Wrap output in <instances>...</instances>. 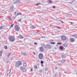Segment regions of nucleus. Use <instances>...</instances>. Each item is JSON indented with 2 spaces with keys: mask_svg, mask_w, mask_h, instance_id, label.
Here are the masks:
<instances>
[{
  "mask_svg": "<svg viewBox=\"0 0 77 77\" xmlns=\"http://www.w3.org/2000/svg\"><path fill=\"white\" fill-rule=\"evenodd\" d=\"M22 63L20 61H18L16 63L15 66L16 67H18V66H20V65H21Z\"/></svg>",
  "mask_w": 77,
  "mask_h": 77,
  "instance_id": "nucleus-1",
  "label": "nucleus"
},
{
  "mask_svg": "<svg viewBox=\"0 0 77 77\" xmlns=\"http://www.w3.org/2000/svg\"><path fill=\"white\" fill-rule=\"evenodd\" d=\"M61 40L62 41H65L66 40V37L65 35H63L61 36Z\"/></svg>",
  "mask_w": 77,
  "mask_h": 77,
  "instance_id": "nucleus-2",
  "label": "nucleus"
},
{
  "mask_svg": "<svg viewBox=\"0 0 77 77\" xmlns=\"http://www.w3.org/2000/svg\"><path fill=\"white\" fill-rule=\"evenodd\" d=\"M20 68V70H22V71L23 72H25V71H26V69H25V67L24 66H21Z\"/></svg>",
  "mask_w": 77,
  "mask_h": 77,
  "instance_id": "nucleus-3",
  "label": "nucleus"
},
{
  "mask_svg": "<svg viewBox=\"0 0 77 77\" xmlns=\"http://www.w3.org/2000/svg\"><path fill=\"white\" fill-rule=\"evenodd\" d=\"M14 4H17L18 3H20V0H14Z\"/></svg>",
  "mask_w": 77,
  "mask_h": 77,
  "instance_id": "nucleus-4",
  "label": "nucleus"
},
{
  "mask_svg": "<svg viewBox=\"0 0 77 77\" xmlns=\"http://www.w3.org/2000/svg\"><path fill=\"white\" fill-rule=\"evenodd\" d=\"M14 30H15L16 31H18V30H19V27L18 25H16L15 26Z\"/></svg>",
  "mask_w": 77,
  "mask_h": 77,
  "instance_id": "nucleus-5",
  "label": "nucleus"
},
{
  "mask_svg": "<svg viewBox=\"0 0 77 77\" xmlns=\"http://www.w3.org/2000/svg\"><path fill=\"white\" fill-rule=\"evenodd\" d=\"M39 58L40 59H43V54H40L39 55Z\"/></svg>",
  "mask_w": 77,
  "mask_h": 77,
  "instance_id": "nucleus-6",
  "label": "nucleus"
},
{
  "mask_svg": "<svg viewBox=\"0 0 77 77\" xmlns=\"http://www.w3.org/2000/svg\"><path fill=\"white\" fill-rule=\"evenodd\" d=\"M9 40L10 41H15V38L13 37H10Z\"/></svg>",
  "mask_w": 77,
  "mask_h": 77,
  "instance_id": "nucleus-7",
  "label": "nucleus"
},
{
  "mask_svg": "<svg viewBox=\"0 0 77 77\" xmlns=\"http://www.w3.org/2000/svg\"><path fill=\"white\" fill-rule=\"evenodd\" d=\"M40 51H44V48L43 47H41L40 48Z\"/></svg>",
  "mask_w": 77,
  "mask_h": 77,
  "instance_id": "nucleus-8",
  "label": "nucleus"
},
{
  "mask_svg": "<svg viewBox=\"0 0 77 77\" xmlns=\"http://www.w3.org/2000/svg\"><path fill=\"white\" fill-rule=\"evenodd\" d=\"M70 41L71 42H73L75 41V39L74 38H72L70 39Z\"/></svg>",
  "mask_w": 77,
  "mask_h": 77,
  "instance_id": "nucleus-9",
  "label": "nucleus"
},
{
  "mask_svg": "<svg viewBox=\"0 0 77 77\" xmlns=\"http://www.w3.org/2000/svg\"><path fill=\"white\" fill-rule=\"evenodd\" d=\"M21 54L22 55H23V56H27V54L26 53L22 52L21 53Z\"/></svg>",
  "mask_w": 77,
  "mask_h": 77,
  "instance_id": "nucleus-10",
  "label": "nucleus"
},
{
  "mask_svg": "<svg viewBox=\"0 0 77 77\" xmlns=\"http://www.w3.org/2000/svg\"><path fill=\"white\" fill-rule=\"evenodd\" d=\"M11 69H10L7 72V73L8 74H10L11 72Z\"/></svg>",
  "mask_w": 77,
  "mask_h": 77,
  "instance_id": "nucleus-11",
  "label": "nucleus"
},
{
  "mask_svg": "<svg viewBox=\"0 0 77 77\" xmlns=\"http://www.w3.org/2000/svg\"><path fill=\"white\" fill-rule=\"evenodd\" d=\"M61 63H64L65 62V60H61Z\"/></svg>",
  "mask_w": 77,
  "mask_h": 77,
  "instance_id": "nucleus-12",
  "label": "nucleus"
},
{
  "mask_svg": "<svg viewBox=\"0 0 77 77\" xmlns=\"http://www.w3.org/2000/svg\"><path fill=\"white\" fill-rule=\"evenodd\" d=\"M11 53L10 52L9 53H8V57H9L11 56Z\"/></svg>",
  "mask_w": 77,
  "mask_h": 77,
  "instance_id": "nucleus-13",
  "label": "nucleus"
},
{
  "mask_svg": "<svg viewBox=\"0 0 77 77\" xmlns=\"http://www.w3.org/2000/svg\"><path fill=\"white\" fill-rule=\"evenodd\" d=\"M21 15V13L19 12V13H17V14L16 15V16H17L18 15Z\"/></svg>",
  "mask_w": 77,
  "mask_h": 77,
  "instance_id": "nucleus-14",
  "label": "nucleus"
},
{
  "mask_svg": "<svg viewBox=\"0 0 77 77\" xmlns=\"http://www.w3.org/2000/svg\"><path fill=\"white\" fill-rule=\"evenodd\" d=\"M44 68L45 71H48V68H47L46 67H45Z\"/></svg>",
  "mask_w": 77,
  "mask_h": 77,
  "instance_id": "nucleus-15",
  "label": "nucleus"
},
{
  "mask_svg": "<svg viewBox=\"0 0 77 77\" xmlns=\"http://www.w3.org/2000/svg\"><path fill=\"white\" fill-rule=\"evenodd\" d=\"M31 29H35L36 28V27H35V26H32L31 27Z\"/></svg>",
  "mask_w": 77,
  "mask_h": 77,
  "instance_id": "nucleus-16",
  "label": "nucleus"
},
{
  "mask_svg": "<svg viewBox=\"0 0 77 77\" xmlns=\"http://www.w3.org/2000/svg\"><path fill=\"white\" fill-rule=\"evenodd\" d=\"M23 65L24 66H25V67L27 66V64H26V63H24L23 64Z\"/></svg>",
  "mask_w": 77,
  "mask_h": 77,
  "instance_id": "nucleus-17",
  "label": "nucleus"
},
{
  "mask_svg": "<svg viewBox=\"0 0 77 77\" xmlns=\"http://www.w3.org/2000/svg\"><path fill=\"white\" fill-rule=\"evenodd\" d=\"M5 26H1V27H0V29H3L5 28Z\"/></svg>",
  "mask_w": 77,
  "mask_h": 77,
  "instance_id": "nucleus-18",
  "label": "nucleus"
},
{
  "mask_svg": "<svg viewBox=\"0 0 77 77\" xmlns=\"http://www.w3.org/2000/svg\"><path fill=\"white\" fill-rule=\"evenodd\" d=\"M3 53V51H1V52H0V56H1L2 55V54Z\"/></svg>",
  "mask_w": 77,
  "mask_h": 77,
  "instance_id": "nucleus-19",
  "label": "nucleus"
},
{
  "mask_svg": "<svg viewBox=\"0 0 77 77\" xmlns=\"http://www.w3.org/2000/svg\"><path fill=\"white\" fill-rule=\"evenodd\" d=\"M61 57H62V58H65V55H61Z\"/></svg>",
  "mask_w": 77,
  "mask_h": 77,
  "instance_id": "nucleus-20",
  "label": "nucleus"
},
{
  "mask_svg": "<svg viewBox=\"0 0 77 77\" xmlns=\"http://www.w3.org/2000/svg\"><path fill=\"white\" fill-rule=\"evenodd\" d=\"M34 68H36V69H38V67H37V66L36 65H35L34 66Z\"/></svg>",
  "mask_w": 77,
  "mask_h": 77,
  "instance_id": "nucleus-21",
  "label": "nucleus"
},
{
  "mask_svg": "<svg viewBox=\"0 0 77 77\" xmlns=\"http://www.w3.org/2000/svg\"><path fill=\"white\" fill-rule=\"evenodd\" d=\"M63 46L64 47H67V46H68V45L66 43H65L63 45Z\"/></svg>",
  "mask_w": 77,
  "mask_h": 77,
  "instance_id": "nucleus-22",
  "label": "nucleus"
},
{
  "mask_svg": "<svg viewBox=\"0 0 77 77\" xmlns=\"http://www.w3.org/2000/svg\"><path fill=\"white\" fill-rule=\"evenodd\" d=\"M19 38H23V37L22 35H20L18 37Z\"/></svg>",
  "mask_w": 77,
  "mask_h": 77,
  "instance_id": "nucleus-23",
  "label": "nucleus"
},
{
  "mask_svg": "<svg viewBox=\"0 0 77 77\" xmlns=\"http://www.w3.org/2000/svg\"><path fill=\"white\" fill-rule=\"evenodd\" d=\"M72 36H73L74 37H77V35H72Z\"/></svg>",
  "mask_w": 77,
  "mask_h": 77,
  "instance_id": "nucleus-24",
  "label": "nucleus"
},
{
  "mask_svg": "<svg viewBox=\"0 0 77 77\" xmlns=\"http://www.w3.org/2000/svg\"><path fill=\"white\" fill-rule=\"evenodd\" d=\"M14 23L11 24L10 26V28H11V27H13V26H14Z\"/></svg>",
  "mask_w": 77,
  "mask_h": 77,
  "instance_id": "nucleus-25",
  "label": "nucleus"
},
{
  "mask_svg": "<svg viewBox=\"0 0 77 77\" xmlns=\"http://www.w3.org/2000/svg\"><path fill=\"white\" fill-rule=\"evenodd\" d=\"M48 2L49 3H52V2L51 0H49L48 1Z\"/></svg>",
  "mask_w": 77,
  "mask_h": 77,
  "instance_id": "nucleus-26",
  "label": "nucleus"
},
{
  "mask_svg": "<svg viewBox=\"0 0 77 77\" xmlns=\"http://www.w3.org/2000/svg\"><path fill=\"white\" fill-rule=\"evenodd\" d=\"M41 3H38V4H37L36 5V6H38V5H41Z\"/></svg>",
  "mask_w": 77,
  "mask_h": 77,
  "instance_id": "nucleus-27",
  "label": "nucleus"
},
{
  "mask_svg": "<svg viewBox=\"0 0 77 77\" xmlns=\"http://www.w3.org/2000/svg\"><path fill=\"white\" fill-rule=\"evenodd\" d=\"M51 44H55V42H51Z\"/></svg>",
  "mask_w": 77,
  "mask_h": 77,
  "instance_id": "nucleus-28",
  "label": "nucleus"
},
{
  "mask_svg": "<svg viewBox=\"0 0 77 77\" xmlns=\"http://www.w3.org/2000/svg\"><path fill=\"white\" fill-rule=\"evenodd\" d=\"M4 48H5V49H7L8 48V47L6 46H5L4 47Z\"/></svg>",
  "mask_w": 77,
  "mask_h": 77,
  "instance_id": "nucleus-29",
  "label": "nucleus"
},
{
  "mask_svg": "<svg viewBox=\"0 0 77 77\" xmlns=\"http://www.w3.org/2000/svg\"><path fill=\"white\" fill-rule=\"evenodd\" d=\"M60 49H61V50H63V47H62V46L60 47Z\"/></svg>",
  "mask_w": 77,
  "mask_h": 77,
  "instance_id": "nucleus-30",
  "label": "nucleus"
},
{
  "mask_svg": "<svg viewBox=\"0 0 77 77\" xmlns=\"http://www.w3.org/2000/svg\"><path fill=\"white\" fill-rule=\"evenodd\" d=\"M41 63L42 64H43V63H44V61H43L41 60Z\"/></svg>",
  "mask_w": 77,
  "mask_h": 77,
  "instance_id": "nucleus-31",
  "label": "nucleus"
},
{
  "mask_svg": "<svg viewBox=\"0 0 77 77\" xmlns=\"http://www.w3.org/2000/svg\"><path fill=\"white\" fill-rule=\"evenodd\" d=\"M18 22H20V21H21V19L20 20H18Z\"/></svg>",
  "mask_w": 77,
  "mask_h": 77,
  "instance_id": "nucleus-32",
  "label": "nucleus"
},
{
  "mask_svg": "<svg viewBox=\"0 0 77 77\" xmlns=\"http://www.w3.org/2000/svg\"><path fill=\"white\" fill-rule=\"evenodd\" d=\"M52 8H53V9H54L56 8V7H55V6H52Z\"/></svg>",
  "mask_w": 77,
  "mask_h": 77,
  "instance_id": "nucleus-33",
  "label": "nucleus"
},
{
  "mask_svg": "<svg viewBox=\"0 0 77 77\" xmlns=\"http://www.w3.org/2000/svg\"><path fill=\"white\" fill-rule=\"evenodd\" d=\"M40 72H41V73L42 72V70H41L40 71Z\"/></svg>",
  "mask_w": 77,
  "mask_h": 77,
  "instance_id": "nucleus-34",
  "label": "nucleus"
},
{
  "mask_svg": "<svg viewBox=\"0 0 77 77\" xmlns=\"http://www.w3.org/2000/svg\"><path fill=\"white\" fill-rule=\"evenodd\" d=\"M57 44H58V45H61V44H60L59 42H58Z\"/></svg>",
  "mask_w": 77,
  "mask_h": 77,
  "instance_id": "nucleus-35",
  "label": "nucleus"
},
{
  "mask_svg": "<svg viewBox=\"0 0 77 77\" xmlns=\"http://www.w3.org/2000/svg\"><path fill=\"white\" fill-rule=\"evenodd\" d=\"M33 54H34V55H35V54H36L35 53V52H33Z\"/></svg>",
  "mask_w": 77,
  "mask_h": 77,
  "instance_id": "nucleus-36",
  "label": "nucleus"
},
{
  "mask_svg": "<svg viewBox=\"0 0 77 77\" xmlns=\"http://www.w3.org/2000/svg\"><path fill=\"white\" fill-rule=\"evenodd\" d=\"M57 28H58V29H61L60 28V27L59 26H57Z\"/></svg>",
  "mask_w": 77,
  "mask_h": 77,
  "instance_id": "nucleus-37",
  "label": "nucleus"
},
{
  "mask_svg": "<svg viewBox=\"0 0 77 77\" xmlns=\"http://www.w3.org/2000/svg\"><path fill=\"white\" fill-rule=\"evenodd\" d=\"M13 58H14V57H12L11 58V60H13Z\"/></svg>",
  "mask_w": 77,
  "mask_h": 77,
  "instance_id": "nucleus-38",
  "label": "nucleus"
},
{
  "mask_svg": "<svg viewBox=\"0 0 77 77\" xmlns=\"http://www.w3.org/2000/svg\"><path fill=\"white\" fill-rule=\"evenodd\" d=\"M55 69H57V67H56L55 68Z\"/></svg>",
  "mask_w": 77,
  "mask_h": 77,
  "instance_id": "nucleus-39",
  "label": "nucleus"
},
{
  "mask_svg": "<svg viewBox=\"0 0 77 77\" xmlns=\"http://www.w3.org/2000/svg\"><path fill=\"white\" fill-rule=\"evenodd\" d=\"M47 45V46H48V47H50V45Z\"/></svg>",
  "mask_w": 77,
  "mask_h": 77,
  "instance_id": "nucleus-40",
  "label": "nucleus"
},
{
  "mask_svg": "<svg viewBox=\"0 0 77 77\" xmlns=\"http://www.w3.org/2000/svg\"><path fill=\"white\" fill-rule=\"evenodd\" d=\"M61 22L62 23H63V21H61Z\"/></svg>",
  "mask_w": 77,
  "mask_h": 77,
  "instance_id": "nucleus-41",
  "label": "nucleus"
},
{
  "mask_svg": "<svg viewBox=\"0 0 77 77\" xmlns=\"http://www.w3.org/2000/svg\"><path fill=\"white\" fill-rule=\"evenodd\" d=\"M41 38H45V37H40Z\"/></svg>",
  "mask_w": 77,
  "mask_h": 77,
  "instance_id": "nucleus-42",
  "label": "nucleus"
},
{
  "mask_svg": "<svg viewBox=\"0 0 77 77\" xmlns=\"http://www.w3.org/2000/svg\"><path fill=\"white\" fill-rule=\"evenodd\" d=\"M34 45H36V44H37V43H35V42L34 43Z\"/></svg>",
  "mask_w": 77,
  "mask_h": 77,
  "instance_id": "nucleus-43",
  "label": "nucleus"
},
{
  "mask_svg": "<svg viewBox=\"0 0 77 77\" xmlns=\"http://www.w3.org/2000/svg\"><path fill=\"white\" fill-rule=\"evenodd\" d=\"M69 3L70 4H72V2H69Z\"/></svg>",
  "mask_w": 77,
  "mask_h": 77,
  "instance_id": "nucleus-44",
  "label": "nucleus"
},
{
  "mask_svg": "<svg viewBox=\"0 0 77 77\" xmlns=\"http://www.w3.org/2000/svg\"><path fill=\"white\" fill-rule=\"evenodd\" d=\"M16 13H17V12H15V15H16Z\"/></svg>",
  "mask_w": 77,
  "mask_h": 77,
  "instance_id": "nucleus-45",
  "label": "nucleus"
},
{
  "mask_svg": "<svg viewBox=\"0 0 77 77\" xmlns=\"http://www.w3.org/2000/svg\"><path fill=\"white\" fill-rule=\"evenodd\" d=\"M55 76L56 77V74H55Z\"/></svg>",
  "mask_w": 77,
  "mask_h": 77,
  "instance_id": "nucleus-46",
  "label": "nucleus"
},
{
  "mask_svg": "<svg viewBox=\"0 0 77 77\" xmlns=\"http://www.w3.org/2000/svg\"><path fill=\"white\" fill-rule=\"evenodd\" d=\"M42 29L43 30H45V29L42 28Z\"/></svg>",
  "mask_w": 77,
  "mask_h": 77,
  "instance_id": "nucleus-47",
  "label": "nucleus"
},
{
  "mask_svg": "<svg viewBox=\"0 0 77 77\" xmlns=\"http://www.w3.org/2000/svg\"><path fill=\"white\" fill-rule=\"evenodd\" d=\"M31 70L32 71H33V69H31Z\"/></svg>",
  "mask_w": 77,
  "mask_h": 77,
  "instance_id": "nucleus-48",
  "label": "nucleus"
},
{
  "mask_svg": "<svg viewBox=\"0 0 77 77\" xmlns=\"http://www.w3.org/2000/svg\"><path fill=\"white\" fill-rule=\"evenodd\" d=\"M9 20H11V21L12 20V19H9Z\"/></svg>",
  "mask_w": 77,
  "mask_h": 77,
  "instance_id": "nucleus-49",
  "label": "nucleus"
},
{
  "mask_svg": "<svg viewBox=\"0 0 77 77\" xmlns=\"http://www.w3.org/2000/svg\"><path fill=\"white\" fill-rule=\"evenodd\" d=\"M8 60H7V63H8Z\"/></svg>",
  "mask_w": 77,
  "mask_h": 77,
  "instance_id": "nucleus-50",
  "label": "nucleus"
},
{
  "mask_svg": "<svg viewBox=\"0 0 77 77\" xmlns=\"http://www.w3.org/2000/svg\"><path fill=\"white\" fill-rule=\"evenodd\" d=\"M71 24H72V22H71Z\"/></svg>",
  "mask_w": 77,
  "mask_h": 77,
  "instance_id": "nucleus-51",
  "label": "nucleus"
},
{
  "mask_svg": "<svg viewBox=\"0 0 77 77\" xmlns=\"http://www.w3.org/2000/svg\"><path fill=\"white\" fill-rule=\"evenodd\" d=\"M56 46H58V45H56Z\"/></svg>",
  "mask_w": 77,
  "mask_h": 77,
  "instance_id": "nucleus-52",
  "label": "nucleus"
},
{
  "mask_svg": "<svg viewBox=\"0 0 77 77\" xmlns=\"http://www.w3.org/2000/svg\"><path fill=\"white\" fill-rule=\"evenodd\" d=\"M65 73H66V72H64Z\"/></svg>",
  "mask_w": 77,
  "mask_h": 77,
  "instance_id": "nucleus-53",
  "label": "nucleus"
},
{
  "mask_svg": "<svg viewBox=\"0 0 77 77\" xmlns=\"http://www.w3.org/2000/svg\"><path fill=\"white\" fill-rule=\"evenodd\" d=\"M14 18L15 19V17H14Z\"/></svg>",
  "mask_w": 77,
  "mask_h": 77,
  "instance_id": "nucleus-54",
  "label": "nucleus"
},
{
  "mask_svg": "<svg viewBox=\"0 0 77 77\" xmlns=\"http://www.w3.org/2000/svg\"><path fill=\"white\" fill-rule=\"evenodd\" d=\"M52 41H53V40H52Z\"/></svg>",
  "mask_w": 77,
  "mask_h": 77,
  "instance_id": "nucleus-55",
  "label": "nucleus"
},
{
  "mask_svg": "<svg viewBox=\"0 0 77 77\" xmlns=\"http://www.w3.org/2000/svg\"><path fill=\"white\" fill-rule=\"evenodd\" d=\"M70 15H71V14H70Z\"/></svg>",
  "mask_w": 77,
  "mask_h": 77,
  "instance_id": "nucleus-56",
  "label": "nucleus"
}]
</instances>
